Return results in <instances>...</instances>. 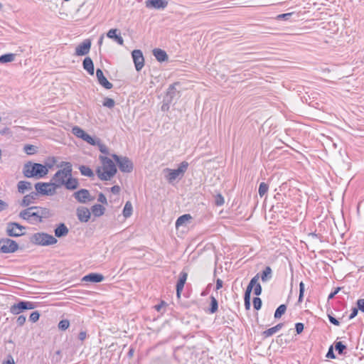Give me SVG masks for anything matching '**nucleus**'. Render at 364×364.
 Wrapping results in <instances>:
<instances>
[{
  "label": "nucleus",
  "instance_id": "f257e3e1",
  "mask_svg": "<svg viewBox=\"0 0 364 364\" xmlns=\"http://www.w3.org/2000/svg\"><path fill=\"white\" fill-rule=\"evenodd\" d=\"M51 215L49 209L37 206L29 207L19 213L21 218L28 220L32 224L41 223L43 218H48Z\"/></svg>",
  "mask_w": 364,
  "mask_h": 364
},
{
  "label": "nucleus",
  "instance_id": "f03ea898",
  "mask_svg": "<svg viewBox=\"0 0 364 364\" xmlns=\"http://www.w3.org/2000/svg\"><path fill=\"white\" fill-rule=\"evenodd\" d=\"M102 166L97 169L98 177L103 181L110 180L117 173V168L114 163L106 156H99Z\"/></svg>",
  "mask_w": 364,
  "mask_h": 364
},
{
  "label": "nucleus",
  "instance_id": "7ed1b4c3",
  "mask_svg": "<svg viewBox=\"0 0 364 364\" xmlns=\"http://www.w3.org/2000/svg\"><path fill=\"white\" fill-rule=\"evenodd\" d=\"M48 173L47 166L38 164L28 161L23 165V173L26 178H41Z\"/></svg>",
  "mask_w": 364,
  "mask_h": 364
},
{
  "label": "nucleus",
  "instance_id": "20e7f679",
  "mask_svg": "<svg viewBox=\"0 0 364 364\" xmlns=\"http://www.w3.org/2000/svg\"><path fill=\"white\" fill-rule=\"evenodd\" d=\"M60 167H63V168L58 170L51 180L56 189L64 186L68 178L71 176L73 171L72 165L70 162H62Z\"/></svg>",
  "mask_w": 364,
  "mask_h": 364
},
{
  "label": "nucleus",
  "instance_id": "39448f33",
  "mask_svg": "<svg viewBox=\"0 0 364 364\" xmlns=\"http://www.w3.org/2000/svg\"><path fill=\"white\" fill-rule=\"evenodd\" d=\"M31 242L41 246H48L57 243V239L51 235L45 232H37L32 235Z\"/></svg>",
  "mask_w": 364,
  "mask_h": 364
},
{
  "label": "nucleus",
  "instance_id": "423d86ee",
  "mask_svg": "<svg viewBox=\"0 0 364 364\" xmlns=\"http://www.w3.org/2000/svg\"><path fill=\"white\" fill-rule=\"evenodd\" d=\"M188 166V164L186 161H183L180 164L177 169L166 168L164 170V172L168 174L166 175V178L169 183H172L179 176H182L186 171Z\"/></svg>",
  "mask_w": 364,
  "mask_h": 364
},
{
  "label": "nucleus",
  "instance_id": "0eeeda50",
  "mask_svg": "<svg viewBox=\"0 0 364 364\" xmlns=\"http://www.w3.org/2000/svg\"><path fill=\"white\" fill-rule=\"evenodd\" d=\"M112 156L122 172L130 173L132 171L133 163L128 157L119 156L117 154H112Z\"/></svg>",
  "mask_w": 364,
  "mask_h": 364
},
{
  "label": "nucleus",
  "instance_id": "6e6552de",
  "mask_svg": "<svg viewBox=\"0 0 364 364\" xmlns=\"http://www.w3.org/2000/svg\"><path fill=\"white\" fill-rule=\"evenodd\" d=\"M36 193L43 196H53L56 193V188L51 183L38 182L35 184Z\"/></svg>",
  "mask_w": 364,
  "mask_h": 364
},
{
  "label": "nucleus",
  "instance_id": "1a4fd4ad",
  "mask_svg": "<svg viewBox=\"0 0 364 364\" xmlns=\"http://www.w3.org/2000/svg\"><path fill=\"white\" fill-rule=\"evenodd\" d=\"M18 249V245L9 238L0 240V252L3 253H12Z\"/></svg>",
  "mask_w": 364,
  "mask_h": 364
},
{
  "label": "nucleus",
  "instance_id": "9d476101",
  "mask_svg": "<svg viewBox=\"0 0 364 364\" xmlns=\"http://www.w3.org/2000/svg\"><path fill=\"white\" fill-rule=\"evenodd\" d=\"M36 308V304L31 301H19L10 307V312L14 315H18L24 310H30Z\"/></svg>",
  "mask_w": 364,
  "mask_h": 364
},
{
  "label": "nucleus",
  "instance_id": "9b49d317",
  "mask_svg": "<svg viewBox=\"0 0 364 364\" xmlns=\"http://www.w3.org/2000/svg\"><path fill=\"white\" fill-rule=\"evenodd\" d=\"M26 228L17 223H9L6 227V233L10 237H19L24 235Z\"/></svg>",
  "mask_w": 364,
  "mask_h": 364
},
{
  "label": "nucleus",
  "instance_id": "f8f14e48",
  "mask_svg": "<svg viewBox=\"0 0 364 364\" xmlns=\"http://www.w3.org/2000/svg\"><path fill=\"white\" fill-rule=\"evenodd\" d=\"M132 55L136 70L140 71L144 65V58L142 52L140 50H134Z\"/></svg>",
  "mask_w": 364,
  "mask_h": 364
},
{
  "label": "nucleus",
  "instance_id": "ddd939ff",
  "mask_svg": "<svg viewBox=\"0 0 364 364\" xmlns=\"http://www.w3.org/2000/svg\"><path fill=\"white\" fill-rule=\"evenodd\" d=\"M91 47V40L86 39L75 48V55L82 56L87 54Z\"/></svg>",
  "mask_w": 364,
  "mask_h": 364
},
{
  "label": "nucleus",
  "instance_id": "4468645a",
  "mask_svg": "<svg viewBox=\"0 0 364 364\" xmlns=\"http://www.w3.org/2000/svg\"><path fill=\"white\" fill-rule=\"evenodd\" d=\"M76 214L78 220L82 223L87 222L91 216L90 210L84 206L78 207L76 210Z\"/></svg>",
  "mask_w": 364,
  "mask_h": 364
},
{
  "label": "nucleus",
  "instance_id": "2eb2a0df",
  "mask_svg": "<svg viewBox=\"0 0 364 364\" xmlns=\"http://www.w3.org/2000/svg\"><path fill=\"white\" fill-rule=\"evenodd\" d=\"M92 146L97 148L102 154H104L103 156H107L109 154L107 146L96 136H92Z\"/></svg>",
  "mask_w": 364,
  "mask_h": 364
},
{
  "label": "nucleus",
  "instance_id": "dca6fc26",
  "mask_svg": "<svg viewBox=\"0 0 364 364\" xmlns=\"http://www.w3.org/2000/svg\"><path fill=\"white\" fill-rule=\"evenodd\" d=\"M168 5L166 0H147L146 1V6L147 8H154L156 9H163Z\"/></svg>",
  "mask_w": 364,
  "mask_h": 364
},
{
  "label": "nucleus",
  "instance_id": "f3484780",
  "mask_svg": "<svg viewBox=\"0 0 364 364\" xmlns=\"http://www.w3.org/2000/svg\"><path fill=\"white\" fill-rule=\"evenodd\" d=\"M96 77L98 82L105 89L109 90L113 87V85L107 80L100 69L97 70Z\"/></svg>",
  "mask_w": 364,
  "mask_h": 364
},
{
  "label": "nucleus",
  "instance_id": "a211bd4d",
  "mask_svg": "<svg viewBox=\"0 0 364 364\" xmlns=\"http://www.w3.org/2000/svg\"><path fill=\"white\" fill-rule=\"evenodd\" d=\"M188 274L185 272H181L179 275V279L176 284V296L179 299L181 297V291L183 289L184 284L186 282Z\"/></svg>",
  "mask_w": 364,
  "mask_h": 364
},
{
  "label": "nucleus",
  "instance_id": "6ab92c4d",
  "mask_svg": "<svg viewBox=\"0 0 364 364\" xmlns=\"http://www.w3.org/2000/svg\"><path fill=\"white\" fill-rule=\"evenodd\" d=\"M75 198L80 203H85L90 199V194L88 190L81 189L73 194Z\"/></svg>",
  "mask_w": 364,
  "mask_h": 364
},
{
  "label": "nucleus",
  "instance_id": "aec40b11",
  "mask_svg": "<svg viewBox=\"0 0 364 364\" xmlns=\"http://www.w3.org/2000/svg\"><path fill=\"white\" fill-rule=\"evenodd\" d=\"M72 132L76 136L82 139L87 143L91 144V136L85 133L84 130L78 127H74L72 129Z\"/></svg>",
  "mask_w": 364,
  "mask_h": 364
},
{
  "label": "nucleus",
  "instance_id": "412c9836",
  "mask_svg": "<svg viewBox=\"0 0 364 364\" xmlns=\"http://www.w3.org/2000/svg\"><path fill=\"white\" fill-rule=\"evenodd\" d=\"M107 36L108 38L114 39L117 43L122 46L124 44V40L122 37L120 35V33L119 32L118 29L117 28H112L110 29L107 33Z\"/></svg>",
  "mask_w": 364,
  "mask_h": 364
},
{
  "label": "nucleus",
  "instance_id": "4be33fe9",
  "mask_svg": "<svg viewBox=\"0 0 364 364\" xmlns=\"http://www.w3.org/2000/svg\"><path fill=\"white\" fill-rule=\"evenodd\" d=\"M38 198V193L31 192L28 195H26L21 203L22 206H28L30 204L33 203Z\"/></svg>",
  "mask_w": 364,
  "mask_h": 364
},
{
  "label": "nucleus",
  "instance_id": "5701e85b",
  "mask_svg": "<svg viewBox=\"0 0 364 364\" xmlns=\"http://www.w3.org/2000/svg\"><path fill=\"white\" fill-rule=\"evenodd\" d=\"M55 235L57 237H62L66 236L69 230L64 223H60L58 227L55 229Z\"/></svg>",
  "mask_w": 364,
  "mask_h": 364
},
{
  "label": "nucleus",
  "instance_id": "b1692460",
  "mask_svg": "<svg viewBox=\"0 0 364 364\" xmlns=\"http://www.w3.org/2000/svg\"><path fill=\"white\" fill-rule=\"evenodd\" d=\"M153 55L156 59L159 62H164L168 59L166 53L160 48H155L153 50Z\"/></svg>",
  "mask_w": 364,
  "mask_h": 364
},
{
  "label": "nucleus",
  "instance_id": "393cba45",
  "mask_svg": "<svg viewBox=\"0 0 364 364\" xmlns=\"http://www.w3.org/2000/svg\"><path fill=\"white\" fill-rule=\"evenodd\" d=\"M17 188L18 192L23 194L26 191L32 190V184L28 181H21L18 183Z\"/></svg>",
  "mask_w": 364,
  "mask_h": 364
},
{
  "label": "nucleus",
  "instance_id": "a878e982",
  "mask_svg": "<svg viewBox=\"0 0 364 364\" xmlns=\"http://www.w3.org/2000/svg\"><path fill=\"white\" fill-rule=\"evenodd\" d=\"M79 186V183L76 178H74L72 177V175L68 178V180H66L64 186L68 190H75Z\"/></svg>",
  "mask_w": 364,
  "mask_h": 364
},
{
  "label": "nucleus",
  "instance_id": "bb28decb",
  "mask_svg": "<svg viewBox=\"0 0 364 364\" xmlns=\"http://www.w3.org/2000/svg\"><path fill=\"white\" fill-rule=\"evenodd\" d=\"M259 274H257L250 282L246 291L245 292V297H250L251 291L252 289L254 288L256 283L259 281Z\"/></svg>",
  "mask_w": 364,
  "mask_h": 364
},
{
  "label": "nucleus",
  "instance_id": "cd10ccee",
  "mask_svg": "<svg viewBox=\"0 0 364 364\" xmlns=\"http://www.w3.org/2000/svg\"><path fill=\"white\" fill-rule=\"evenodd\" d=\"M259 274H257L250 282L246 291L245 292V297H250L251 291L252 289L254 288L256 283L259 281Z\"/></svg>",
  "mask_w": 364,
  "mask_h": 364
},
{
  "label": "nucleus",
  "instance_id": "c85d7f7f",
  "mask_svg": "<svg viewBox=\"0 0 364 364\" xmlns=\"http://www.w3.org/2000/svg\"><path fill=\"white\" fill-rule=\"evenodd\" d=\"M283 327V323H280L276 325L275 326L270 328L262 333V336L264 338H267L272 336L273 334L278 332Z\"/></svg>",
  "mask_w": 364,
  "mask_h": 364
},
{
  "label": "nucleus",
  "instance_id": "c756f323",
  "mask_svg": "<svg viewBox=\"0 0 364 364\" xmlns=\"http://www.w3.org/2000/svg\"><path fill=\"white\" fill-rule=\"evenodd\" d=\"M191 219V216L189 214H185L180 216L176 222V228H178L180 226H184Z\"/></svg>",
  "mask_w": 364,
  "mask_h": 364
},
{
  "label": "nucleus",
  "instance_id": "7c9ffc66",
  "mask_svg": "<svg viewBox=\"0 0 364 364\" xmlns=\"http://www.w3.org/2000/svg\"><path fill=\"white\" fill-rule=\"evenodd\" d=\"M272 276V271L269 267H266L262 273L261 279L262 281L265 282L269 280Z\"/></svg>",
  "mask_w": 364,
  "mask_h": 364
},
{
  "label": "nucleus",
  "instance_id": "2f4dec72",
  "mask_svg": "<svg viewBox=\"0 0 364 364\" xmlns=\"http://www.w3.org/2000/svg\"><path fill=\"white\" fill-rule=\"evenodd\" d=\"M105 208L100 204L92 205V215L95 216H101L104 214Z\"/></svg>",
  "mask_w": 364,
  "mask_h": 364
},
{
  "label": "nucleus",
  "instance_id": "473e14b6",
  "mask_svg": "<svg viewBox=\"0 0 364 364\" xmlns=\"http://www.w3.org/2000/svg\"><path fill=\"white\" fill-rule=\"evenodd\" d=\"M16 55L14 53H7L0 56V63H6L14 60Z\"/></svg>",
  "mask_w": 364,
  "mask_h": 364
},
{
  "label": "nucleus",
  "instance_id": "72a5a7b5",
  "mask_svg": "<svg viewBox=\"0 0 364 364\" xmlns=\"http://www.w3.org/2000/svg\"><path fill=\"white\" fill-rule=\"evenodd\" d=\"M132 214V205L130 201H127L123 209V215L124 218H129Z\"/></svg>",
  "mask_w": 364,
  "mask_h": 364
},
{
  "label": "nucleus",
  "instance_id": "f704fd0d",
  "mask_svg": "<svg viewBox=\"0 0 364 364\" xmlns=\"http://www.w3.org/2000/svg\"><path fill=\"white\" fill-rule=\"evenodd\" d=\"M287 310V306L285 304H281L275 311L274 318H279L284 314Z\"/></svg>",
  "mask_w": 364,
  "mask_h": 364
},
{
  "label": "nucleus",
  "instance_id": "c9c22d12",
  "mask_svg": "<svg viewBox=\"0 0 364 364\" xmlns=\"http://www.w3.org/2000/svg\"><path fill=\"white\" fill-rule=\"evenodd\" d=\"M218 303L217 299L211 296H210V308L209 309L210 314H214L218 311Z\"/></svg>",
  "mask_w": 364,
  "mask_h": 364
},
{
  "label": "nucleus",
  "instance_id": "e433bc0d",
  "mask_svg": "<svg viewBox=\"0 0 364 364\" xmlns=\"http://www.w3.org/2000/svg\"><path fill=\"white\" fill-rule=\"evenodd\" d=\"M268 188H269L268 185L267 183H265L264 182H262L259 184V190H258L259 196L262 197L263 196H264L267 193V192L268 191Z\"/></svg>",
  "mask_w": 364,
  "mask_h": 364
},
{
  "label": "nucleus",
  "instance_id": "4c0bfd02",
  "mask_svg": "<svg viewBox=\"0 0 364 364\" xmlns=\"http://www.w3.org/2000/svg\"><path fill=\"white\" fill-rule=\"evenodd\" d=\"M83 68L91 75V58L86 57L83 60Z\"/></svg>",
  "mask_w": 364,
  "mask_h": 364
},
{
  "label": "nucleus",
  "instance_id": "58836bf2",
  "mask_svg": "<svg viewBox=\"0 0 364 364\" xmlns=\"http://www.w3.org/2000/svg\"><path fill=\"white\" fill-rule=\"evenodd\" d=\"M103 106L108 107L109 109L113 108L115 105V102L113 99L105 97L103 101Z\"/></svg>",
  "mask_w": 364,
  "mask_h": 364
},
{
  "label": "nucleus",
  "instance_id": "ea45409f",
  "mask_svg": "<svg viewBox=\"0 0 364 364\" xmlns=\"http://www.w3.org/2000/svg\"><path fill=\"white\" fill-rule=\"evenodd\" d=\"M346 348V346L342 343V342H336L335 343V349L338 353L341 355L343 353V350Z\"/></svg>",
  "mask_w": 364,
  "mask_h": 364
},
{
  "label": "nucleus",
  "instance_id": "a19ab883",
  "mask_svg": "<svg viewBox=\"0 0 364 364\" xmlns=\"http://www.w3.org/2000/svg\"><path fill=\"white\" fill-rule=\"evenodd\" d=\"M70 326V322L68 320H62L58 323V328L60 330L65 331Z\"/></svg>",
  "mask_w": 364,
  "mask_h": 364
},
{
  "label": "nucleus",
  "instance_id": "79ce46f5",
  "mask_svg": "<svg viewBox=\"0 0 364 364\" xmlns=\"http://www.w3.org/2000/svg\"><path fill=\"white\" fill-rule=\"evenodd\" d=\"M224 203H225V200L221 194H218L215 196V203L216 205H218V206L223 205L224 204Z\"/></svg>",
  "mask_w": 364,
  "mask_h": 364
},
{
  "label": "nucleus",
  "instance_id": "37998d69",
  "mask_svg": "<svg viewBox=\"0 0 364 364\" xmlns=\"http://www.w3.org/2000/svg\"><path fill=\"white\" fill-rule=\"evenodd\" d=\"M80 172L82 175L87 176H91V168L87 166H82L80 168Z\"/></svg>",
  "mask_w": 364,
  "mask_h": 364
},
{
  "label": "nucleus",
  "instance_id": "c03bdc74",
  "mask_svg": "<svg viewBox=\"0 0 364 364\" xmlns=\"http://www.w3.org/2000/svg\"><path fill=\"white\" fill-rule=\"evenodd\" d=\"M24 150L28 154H33L36 151V147L33 145H26Z\"/></svg>",
  "mask_w": 364,
  "mask_h": 364
},
{
  "label": "nucleus",
  "instance_id": "a18cd8bd",
  "mask_svg": "<svg viewBox=\"0 0 364 364\" xmlns=\"http://www.w3.org/2000/svg\"><path fill=\"white\" fill-rule=\"evenodd\" d=\"M253 306L256 310H259L262 306V300L259 297H255L253 299Z\"/></svg>",
  "mask_w": 364,
  "mask_h": 364
},
{
  "label": "nucleus",
  "instance_id": "49530a36",
  "mask_svg": "<svg viewBox=\"0 0 364 364\" xmlns=\"http://www.w3.org/2000/svg\"><path fill=\"white\" fill-rule=\"evenodd\" d=\"M104 279V276L97 273H92V283L100 282Z\"/></svg>",
  "mask_w": 364,
  "mask_h": 364
},
{
  "label": "nucleus",
  "instance_id": "de8ad7c7",
  "mask_svg": "<svg viewBox=\"0 0 364 364\" xmlns=\"http://www.w3.org/2000/svg\"><path fill=\"white\" fill-rule=\"evenodd\" d=\"M304 292V284L303 282H301L299 284V302L302 301L303 296Z\"/></svg>",
  "mask_w": 364,
  "mask_h": 364
},
{
  "label": "nucleus",
  "instance_id": "09e8293b",
  "mask_svg": "<svg viewBox=\"0 0 364 364\" xmlns=\"http://www.w3.org/2000/svg\"><path fill=\"white\" fill-rule=\"evenodd\" d=\"M39 317L40 314L38 311H33L31 314L29 318L32 322H36L39 319Z\"/></svg>",
  "mask_w": 364,
  "mask_h": 364
},
{
  "label": "nucleus",
  "instance_id": "8fccbe9b",
  "mask_svg": "<svg viewBox=\"0 0 364 364\" xmlns=\"http://www.w3.org/2000/svg\"><path fill=\"white\" fill-rule=\"evenodd\" d=\"M176 92V90L175 88V85H170V87H168V90L167 95L170 96V97L172 98L175 95Z\"/></svg>",
  "mask_w": 364,
  "mask_h": 364
},
{
  "label": "nucleus",
  "instance_id": "3c124183",
  "mask_svg": "<svg viewBox=\"0 0 364 364\" xmlns=\"http://www.w3.org/2000/svg\"><path fill=\"white\" fill-rule=\"evenodd\" d=\"M262 293V287L260 284L257 282L254 287V294L257 296L260 295Z\"/></svg>",
  "mask_w": 364,
  "mask_h": 364
},
{
  "label": "nucleus",
  "instance_id": "603ef678",
  "mask_svg": "<svg viewBox=\"0 0 364 364\" xmlns=\"http://www.w3.org/2000/svg\"><path fill=\"white\" fill-rule=\"evenodd\" d=\"M292 14H293V13H287V14H279V15H278L277 16V19H278V20H282V19L288 20Z\"/></svg>",
  "mask_w": 364,
  "mask_h": 364
},
{
  "label": "nucleus",
  "instance_id": "864d4df0",
  "mask_svg": "<svg viewBox=\"0 0 364 364\" xmlns=\"http://www.w3.org/2000/svg\"><path fill=\"white\" fill-rule=\"evenodd\" d=\"M304 324L302 323H296L295 325V328L297 334H300L304 331Z\"/></svg>",
  "mask_w": 364,
  "mask_h": 364
},
{
  "label": "nucleus",
  "instance_id": "5fc2aeb1",
  "mask_svg": "<svg viewBox=\"0 0 364 364\" xmlns=\"http://www.w3.org/2000/svg\"><path fill=\"white\" fill-rule=\"evenodd\" d=\"M326 358H332V359H334L336 358V355L333 353V346H331L327 352V354H326Z\"/></svg>",
  "mask_w": 364,
  "mask_h": 364
},
{
  "label": "nucleus",
  "instance_id": "6e6d98bb",
  "mask_svg": "<svg viewBox=\"0 0 364 364\" xmlns=\"http://www.w3.org/2000/svg\"><path fill=\"white\" fill-rule=\"evenodd\" d=\"M357 305L358 309L362 312H364V299H360L357 301Z\"/></svg>",
  "mask_w": 364,
  "mask_h": 364
},
{
  "label": "nucleus",
  "instance_id": "4d7b16f0",
  "mask_svg": "<svg viewBox=\"0 0 364 364\" xmlns=\"http://www.w3.org/2000/svg\"><path fill=\"white\" fill-rule=\"evenodd\" d=\"M26 322V317L24 316H19L17 318L16 323L18 326H23Z\"/></svg>",
  "mask_w": 364,
  "mask_h": 364
},
{
  "label": "nucleus",
  "instance_id": "13d9d810",
  "mask_svg": "<svg viewBox=\"0 0 364 364\" xmlns=\"http://www.w3.org/2000/svg\"><path fill=\"white\" fill-rule=\"evenodd\" d=\"M97 200L99 202H100L101 203H102V204H107V198H106L105 196L103 193H100L99 194Z\"/></svg>",
  "mask_w": 364,
  "mask_h": 364
},
{
  "label": "nucleus",
  "instance_id": "bf43d9fd",
  "mask_svg": "<svg viewBox=\"0 0 364 364\" xmlns=\"http://www.w3.org/2000/svg\"><path fill=\"white\" fill-rule=\"evenodd\" d=\"M328 319L331 323H333L336 326H339V324H340L339 321L333 316L328 315Z\"/></svg>",
  "mask_w": 364,
  "mask_h": 364
},
{
  "label": "nucleus",
  "instance_id": "052dcab7",
  "mask_svg": "<svg viewBox=\"0 0 364 364\" xmlns=\"http://www.w3.org/2000/svg\"><path fill=\"white\" fill-rule=\"evenodd\" d=\"M341 287H337V288L335 289V291H334L333 292H331V293L328 295V300L332 299L335 296V295H336V294H337L339 292V291L341 290Z\"/></svg>",
  "mask_w": 364,
  "mask_h": 364
},
{
  "label": "nucleus",
  "instance_id": "680f3d73",
  "mask_svg": "<svg viewBox=\"0 0 364 364\" xmlns=\"http://www.w3.org/2000/svg\"><path fill=\"white\" fill-rule=\"evenodd\" d=\"M244 300H245V309H250V297H244Z\"/></svg>",
  "mask_w": 364,
  "mask_h": 364
},
{
  "label": "nucleus",
  "instance_id": "e2e57ef3",
  "mask_svg": "<svg viewBox=\"0 0 364 364\" xmlns=\"http://www.w3.org/2000/svg\"><path fill=\"white\" fill-rule=\"evenodd\" d=\"M111 191L114 194H118L120 191V187L119 186H114L111 188Z\"/></svg>",
  "mask_w": 364,
  "mask_h": 364
},
{
  "label": "nucleus",
  "instance_id": "0e129e2a",
  "mask_svg": "<svg viewBox=\"0 0 364 364\" xmlns=\"http://www.w3.org/2000/svg\"><path fill=\"white\" fill-rule=\"evenodd\" d=\"M357 314H358V309H356V308H353V309H352V312H351V314H350V316H349V318H350V319L353 318L354 317H355V316H357Z\"/></svg>",
  "mask_w": 364,
  "mask_h": 364
},
{
  "label": "nucleus",
  "instance_id": "69168bd1",
  "mask_svg": "<svg viewBox=\"0 0 364 364\" xmlns=\"http://www.w3.org/2000/svg\"><path fill=\"white\" fill-rule=\"evenodd\" d=\"M7 207L8 205L2 200H0V211L5 210Z\"/></svg>",
  "mask_w": 364,
  "mask_h": 364
},
{
  "label": "nucleus",
  "instance_id": "338daca9",
  "mask_svg": "<svg viewBox=\"0 0 364 364\" xmlns=\"http://www.w3.org/2000/svg\"><path fill=\"white\" fill-rule=\"evenodd\" d=\"M223 281L220 279H218L216 281V289H220L223 287Z\"/></svg>",
  "mask_w": 364,
  "mask_h": 364
},
{
  "label": "nucleus",
  "instance_id": "774afa93",
  "mask_svg": "<svg viewBox=\"0 0 364 364\" xmlns=\"http://www.w3.org/2000/svg\"><path fill=\"white\" fill-rule=\"evenodd\" d=\"M9 358L8 360L4 361L3 364H14V360L11 356H9Z\"/></svg>",
  "mask_w": 364,
  "mask_h": 364
}]
</instances>
